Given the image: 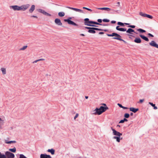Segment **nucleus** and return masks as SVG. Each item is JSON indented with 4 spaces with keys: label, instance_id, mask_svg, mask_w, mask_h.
Instances as JSON below:
<instances>
[{
    "label": "nucleus",
    "instance_id": "nucleus-50",
    "mask_svg": "<svg viewBox=\"0 0 158 158\" xmlns=\"http://www.w3.org/2000/svg\"><path fill=\"white\" fill-rule=\"evenodd\" d=\"M100 25L102 26H107V25L106 24H102V23H100Z\"/></svg>",
    "mask_w": 158,
    "mask_h": 158
},
{
    "label": "nucleus",
    "instance_id": "nucleus-32",
    "mask_svg": "<svg viewBox=\"0 0 158 158\" xmlns=\"http://www.w3.org/2000/svg\"><path fill=\"white\" fill-rule=\"evenodd\" d=\"M117 24L119 26H120L122 27H124V25L123 23L120 22H118L117 23Z\"/></svg>",
    "mask_w": 158,
    "mask_h": 158
},
{
    "label": "nucleus",
    "instance_id": "nucleus-10",
    "mask_svg": "<svg viewBox=\"0 0 158 158\" xmlns=\"http://www.w3.org/2000/svg\"><path fill=\"white\" fill-rule=\"evenodd\" d=\"M94 111H95V112L94 113V114L95 115H99L103 113L100 109L98 107L96 108Z\"/></svg>",
    "mask_w": 158,
    "mask_h": 158
},
{
    "label": "nucleus",
    "instance_id": "nucleus-12",
    "mask_svg": "<svg viewBox=\"0 0 158 158\" xmlns=\"http://www.w3.org/2000/svg\"><path fill=\"white\" fill-rule=\"evenodd\" d=\"M149 44L151 46L158 48V44L154 41H152Z\"/></svg>",
    "mask_w": 158,
    "mask_h": 158
},
{
    "label": "nucleus",
    "instance_id": "nucleus-43",
    "mask_svg": "<svg viewBox=\"0 0 158 158\" xmlns=\"http://www.w3.org/2000/svg\"><path fill=\"white\" fill-rule=\"evenodd\" d=\"M101 30H99V31H104L105 32H107L108 31V30L107 29H103L101 28H99Z\"/></svg>",
    "mask_w": 158,
    "mask_h": 158
},
{
    "label": "nucleus",
    "instance_id": "nucleus-17",
    "mask_svg": "<svg viewBox=\"0 0 158 158\" xmlns=\"http://www.w3.org/2000/svg\"><path fill=\"white\" fill-rule=\"evenodd\" d=\"M99 108L102 111V113L105 112L106 110L109 109L108 107H104L102 106H100Z\"/></svg>",
    "mask_w": 158,
    "mask_h": 158
},
{
    "label": "nucleus",
    "instance_id": "nucleus-63",
    "mask_svg": "<svg viewBox=\"0 0 158 158\" xmlns=\"http://www.w3.org/2000/svg\"><path fill=\"white\" fill-rule=\"evenodd\" d=\"M80 35L81 36H85V35L84 34H80Z\"/></svg>",
    "mask_w": 158,
    "mask_h": 158
},
{
    "label": "nucleus",
    "instance_id": "nucleus-40",
    "mask_svg": "<svg viewBox=\"0 0 158 158\" xmlns=\"http://www.w3.org/2000/svg\"><path fill=\"white\" fill-rule=\"evenodd\" d=\"M127 27H131V28H134L135 27V25H128L127 26Z\"/></svg>",
    "mask_w": 158,
    "mask_h": 158
},
{
    "label": "nucleus",
    "instance_id": "nucleus-51",
    "mask_svg": "<svg viewBox=\"0 0 158 158\" xmlns=\"http://www.w3.org/2000/svg\"><path fill=\"white\" fill-rule=\"evenodd\" d=\"M94 21H90L89 24H94Z\"/></svg>",
    "mask_w": 158,
    "mask_h": 158
},
{
    "label": "nucleus",
    "instance_id": "nucleus-19",
    "mask_svg": "<svg viewBox=\"0 0 158 158\" xmlns=\"http://www.w3.org/2000/svg\"><path fill=\"white\" fill-rule=\"evenodd\" d=\"M139 36L143 40H144L146 41H149V39H148L146 36L142 35V34H140L139 35Z\"/></svg>",
    "mask_w": 158,
    "mask_h": 158
},
{
    "label": "nucleus",
    "instance_id": "nucleus-47",
    "mask_svg": "<svg viewBox=\"0 0 158 158\" xmlns=\"http://www.w3.org/2000/svg\"><path fill=\"white\" fill-rule=\"evenodd\" d=\"M144 101V99H140L139 103H142Z\"/></svg>",
    "mask_w": 158,
    "mask_h": 158
},
{
    "label": "nucleus",
    "instance_id": "nucleus-5",
    "mask_svg": "<svg viewBox=\"0 0 158 158\" xmlns=\"http://www.w3.org/2000/svg\"><path fill=\"white\" fill-rule=\"evenodd\" d=\"M101 30L99 28L96 27H91L90 29L87 31L90 33L95 34L96 33L95 31Z\"/></svg>",
    "mask_w": 158,
    "mask_h": 158
},
{
    "label": "nucleus",
    "instance_id": "nucleus-57",
    "mask_svg": "<svg viewBox=\"0 0 158 158\" xmlns=\"http://www.w3.org/2000/svg\"><path fill=\"white\" fill-rule=\"evenodd\" d=\"M102 105H103L104 106V107H106V106H106V104L105 103H102Z\"/></svg>",
    "mask_w": 158,
    "mask_h": 158
},
{
    "label": "nucleus",
    "instance_id": "nucleus-16",
    "mask_svg": "<svg viewBox=\"0 0 158 158\" xmlns=\"http://www.w3.org/2000/svg\"><path fill=\"white\" fill-rule=\"evenodd\" d=\"M126 32L127 33L130 34H132V32H134L136 34H137L138 33L135 32L134 30L132 29L131 28H129L126 31Z\"/></svg>",
    "mask_w": 158,
    "mask_h": 158
},
{
    "label": "nucleus",
    "instance_id": "nucleus-2",
    "mask_svg": "<svg viewBox=\"0 0 158 158\" xmlns=\"http://www.w3.org/2000/svg\"><path fill=\"white\" fill-rule=\"evenodd\" d=\"M84 24L85 25H86L90 27H98V26L95 25L94 24H89L90 20L89 19L86 18L84 19Z\"/></svg>",
    "mask_w": 158,
    "mask_h": 158
},
{
    "label": "nucleus",
    "instance_id": "nucleus-7",
    "mask_svg": "<svg viewBox=\"0 0 158 158\" xmlns=\"http://www.w3.org/2000/svg\"><path fill=\"white\" fill-rule=\"evenodd\" d=\"M111 129L113 131V134L114 135H116L117 136H121L122 135V134L120 133L119 132L117 131L114 129H113L112 127H111Z\"/></svg>",
    "mask_w": 158,
    "mask_h": 158
},
{
    "label": "nucleus",
    "instance_id": "nucleus-20",
    "mask_svg": "<svg viewBox=\"0 0 158 158\" xmlns=\"http://www.w3.org/2000/svg\"><path fill=\"white\" fill-rule=\"evenodd\" d=\"M134 42L137 43H140L141 42V40L139 37H136L134 40Z\"/></svg>",
    "mask_w": 158,
    "mask_h": 158
},
{
    "label": "nucleus",
    "instance_id": "nucleus-49",
    "mask_svg": "<svg viewBox=\"0 0 158 158\" xmlns=\"http://www.w3.org/2000/svg\"><path fill=\"white\" fill-rule=\"evenodd\" d=\"M116 21L114 20H112L111 21V23L112 24H114L116 23Z\"/></svg>",
    "mask_w": 158,
    "mask_h": 158
},
{
    "label": "nucleus",
    "instance_id": "nucleus-59",
    "mask_svg": "<svg viewBox=\"0 0 158 158\" xmlns=\"http://www.w3.org/2000/svg\"><path fill=\"white\" fill-rule=\"evenodd\" d=\"M67 8H69V9H71L73 10V7H71L69 6H67L66 7Z\"/></svg>",
    "mask_w": 158,
    "mask_h": 158
},
{
    "label": "nucleus",
    "instance_id": "nucleus-22",
    "mask_svg": "<svg viewBox=\"0 0 158 158\" xmlns=\"http://www.w3.org/2000/svg\"><path fill=\"white\" fill-rule=\"evenodd\" d=\"M73 10L79 12L80 13H83V11L82 10L73 7Z\"/></svg>",
    "mask_w": 158,
    "mask_h": 158
},
{
    "label": "nucleus",
    "instance_id": "nucleus-36",
    "mask_svg": "<svg viewBox=\"0 0 158 158\" xmlns=\"http://www.w3.org/2000/svg\"><path fill=\"white\" fill-rule=\"evenodd\" d=\"M19 158H27L23 154H20Z\"/></svg>",
    "mask_w": 158,
    "mask_h": 158
},
{
    "label": "nucleus",
    "instance_id": "nucleus-4",
    "mask_svg": "<svg viewBox=\"0 0 158 158\" xmlns=\"http://www.w3.org/2000/svg\"><path fill=\"white\" fill-rule=\"evenodd\" d=\"M99 10H107V11H110V10L112 11L113 12H111L110 13L111 14H115L114 12H117L118 11V10H115L112 9H111L109 8L108 7H102V8H98Z\"/></svg>",
    "mask_w": 158,
    "mask_h": 158
},
{
    "label": "nucleus",
    "instance_id": "nucleus-18",
    "mask_svg": "<svg viewBox=\"0 0 158 158\" xmlns=\"http://www.w3.org/2000/svg\"><path fill=\"white\" fill-rule=\"evenodd\" d=\"M130 110L131 111H132L134 113H135L137 111H138L139 110V109L138 108H136L134 107H130L129 108Z\"/></svg>",
    "mask_w": 158,
    "mask_h": 158
},
{
    "label": "nucleus",
    "instance_id": "nucleus-28",
    "mask_svg": "<svg viewBox=\"0 0 158 158\" xmlns=\"http://www.w3.org/2000/svg\"><path fill=\"white\" fill-rule=\"evenodd\" d=\"M1 70L2 72V73L3 75L5 74L6 73V69L4 68H1Z\"/></svg>",
    "mask_w": 158,
    "mask_h": 158
},
{
    "label": "nucleus",
    "instance_id": "nucleus-31",
    "mask_svg": "<svg viewBox=\"0 0 158 158\" xmlns=\"http://www.w3.org/2000/svg\"><path fill=\"white\" fill-rule=\"evenodd\" d=\"M115 33H116L113 32V33H112V34H106L107 35V36H108L113 37V36H115Z\"/></svg>",
    "mask_w": 158,
    "mask_h": 158
},
{
    "label": "nucleus",
    "instance_id": "nucleus-52",
    "mask_svg": "<svg viewBox=\"0 0 158 158\" xmlns=\"http://www.w3.org/2000/svg\"><path fill=\"white\" fill-rule=\"evenodd\" d=\"M84 27L85 29H88V30H89L90 29V28L91 27Z\"/></svg>",
    "mask_w": 158,
    "mask_h": 158
},
{
    "label": "nucleus",
    "instance_id": "nucleus-46",
    "mask_svg": "<svg viewBox=\"0 0 158 158\" xmlns=\"http://www.w3.org/2000/svg\"><path fill=\"white\" fill-rule=\"evenodd\" d=\"M118 105L120 108H122V107H123V106L120 103H118Z\"/></svg>",
    "mask_w": 158,
    "mask_h": 158
},
{
    "label": "nucleus",
    "instance_id": "nucleus-48",
    "mask_svg": "<svg viewBox=\"0 0 158 158\" xmlns=\"http://www.w3.org/2000/svg\"><path fill=\"white\" fill-rule=\"evenodd\" d=\"M124 120L123 119H122L119 122V123H124Z\"/></svg>",
    "mask_w": 158,
    "mask_h": 158
},
{
    "label": "nucleus",
    "instance_id": "nucleus-37",
    "mask_svg": "<svg viewBox=\"0 0 158 158\" xmlns=\"http://www.w3.org/2000/svg\"><path fill=\"white\" fill-rule=\"evenodd\" d=\"M102 21L104 22H108L110 21L109 19H102Z\"/></svg>",
    "mask_w": 158,
    "mask_h": 158
},
{
    "label": "nucleus",
    "instance_id": "nucleus-56",
    "mask_svg": "<svg viewBox=\"0 0 158 158\" xmlns=\"http://www.w3.org/2000/svg\"><path fill=\"white\" fill-rule=\"evenodd\" d=\"M122 108H123L124 109H128V107H125V106H123V107H122Z\"/></svg>",
    "mask_w": 158,
    "mask_h": 158
},
{
    "label": "nucleus",
    "instance_id": "nucleus-44",
    "mask_svg": "<svg viewBox=\"0 0 158 158\" xmlns=\"http://www.w3.org/2000/svg\"><path fill=\"white\" fill-rule=\"evenodd\" d=\"M94 24H96V25H100V23H98V22H96L94 21Z\"/></svg>",
    "mask_w": 158,
    "mask_h": 158
},
{
    "label": "nucleus",
    "instance_id": "nucleus-62",
    "mask_svg": "<svg viewBox=\"0 0 158 158\" xmlns=\"http://www.w3.org/2000/svg\"><path fill=\"white\" fill-rule=\"evenodd\" d=\"M39 61L38 60H35V61H34L33 62V63H36L37 62Z\"/></svg>",
    "mask_w": 158,
    "mask_h": 158
},
{
    "label": "nucleus",
    "instance_id": "nucleus-27",
    "mask_svg": "<svg viewBox=\"0 0 158 158\" xmlns=\"http://www.w3.org/2000/svg\"><path fill=\"white\" fill-rule=\"evenodd\" d=\"M0 158H6V152H5V154H2L1 152H0Z\"/></svg>",
    "mask_w": 158,
    "mask_h": 158
},
{
    "label": "nucleus",
    "instance_id": "nucleus-60",
    "mask_svg": "<svg viewBox=\"0 0 158 158\" xmlns=\"http://www.w3.org/2000/svg\"><path fill=\"white\" fill-rule=\"evenodd\" d=\"M123 24H124V25H129L130 24L129 23H123Z\"/></svg>",
    "mask_w": 158,
    "mask_h": 158
},
{
    "label": "nucleus",
    "instance_id": "nucleus-61",
    "mask_svg": "<svg viewBox=\"0 0 158 158\" xmlns=\"http://www.w3.org/2000/svg\"><path fill=\"white\" fill-rule=\"evenodd\" d=\"M117 137V136H114L113 137V139H116Z\"/></svg>",
    "mask_w": 158,
    "mask_h": 158
},
{
    "label": "nucleus",
    "instance_id": "nucleus-6",
    "mask_svg": "<svg viewBox=\"0 0 158 158\" xmlns=\"http://www.w3.org/2000/svg\"><path fill=\"white\" fill-rule=\"evenodd\" d=\"M6 158H14L15 157L14 154L9 151L6 152Z\"/></svg>",
    "mask_w": 158,
    "mask_h": 158
},
{
    "label": "nucleus",
    "instance_id": "nucleus-38",
    "mask_svg": "<svg viewBox=\"0 0 158 158\" xmlns=\"http://www.w3.org/2000/svg\"><path fill=\"white\" fill-rule=\"evenodd\" d=\"M83 9H86V10H89V11H92V10L91 9H90L89 8H88L87 7H83Z\"/></svg>",
    "mask_w": 158,
    "mask_h": 158
},
{
    "label": "nucleus",
    "instance_id": "nucleus-15",
    "mask_svg": "<svg viewBox=\"0 0 158 158\" xmlns=\"http://www.w3.org/2000/svg\"><path fill=\"white\" fill-rule=\"evenodd\" d=\"M40 158H52V157L49 155H48L45 153L41 154L40 155Z\"/></svg>",
    "mask_w": 158,
    "mask_h": 158
},
{
    "label": "nucleus",
    "instance_id": "nucleus-64",
    "mask_svg": "<svg viewBox=\"0 0 158 158\" xmlns=\"http://www.w3.org/2000/svg\"><path fill=\"white\" fill-rule=\"evenodd\" d=\"M44 60V59H38V60L39 61L42 60Z\"/></svg>",
    "mask_w": 158,
    "mask_h": 158
},
{
    "label": "nucleus",
    "instance_id": "nucleus-30",
    "mask_svg": "<svg viewBox=\"0 0 158 158\" xmlns=\"http://www.w3.org/2000/svg\"><path fill=\"white\" fill-rule=\"evenodd\" d=\"M137 30L141 33H143L146 32V31L141 28L138 29Z\"/></svg>",
    "mask_w": 158,
    "mask_h": 158
},
{
    "label": "nucleus",
    "instance_id": "nucleus-3",
    "mask_svg": "<svg viewBox=\"0 0 158 158\" xmlns=\"http://www.w3.org/2000/svg\"><path fill=\"white\" fill-rule=\"evenodd\" d=\"M71 17H69L68 19H64V21L65 22H67L69 24L72 25L74 26H78V24L71 20Z\"/></svg>",
    "mask_w": 158,
    "mask_h": 158
},
{
    "label": "nucleus",
    "instance_id": "nucleus-39",
    "mask_svg": "<svg viewBox=\"0 0 158 158\" xmlns=\"http://www.w3.org/2000/svg\"><path fill=\"white\" fill-rule=\"evenodd\" d=\"M27 46H24L20 49V50H24L27 48Z\"/></svg>",
    "mask_w": 158,
    "mask_h": 158
},
{
    "label": "nucleus",
    "instance_id": "nucleus-24",
    "mask_svg": "<svg viewBox=\"0 0 158 158\" xmlns=\"http://www.w3.org/2000/svg\"><path fill=\"white\" fill-rule=\"evenodd\" d=\"M9 151L13 153H15L16 151V148L15 147L13 148H10L9 149Z\"/></svg>",
    "mask_w": 158,
    "mask_h": 158
},
{
    "label": "nucleus",
    "instance_id": "nucleus-53",
    "mask_svg": "<svg viewBox=\"0 0 158 158\" xmlns=\"http://www.w3.org/2000/svg\"><path fill=\"white\" fill-rule=\"evenodd\" d=\"M127 118H123V120H124V122H127L128 121V120Z\"/></svg>",
    "mask_w": 158,
    "mask_h": 158
},
{
    "label": "nucleus",
    "instance_id": "nucleus-33",
    "mask_svg": "<svg viewBox=\"0 0 158 158\" xmlns=\"http://www.w3.org/2000/svg\"><path fill=\"white\" fill-rule=\"evenodd\" d=\"M124 116L126 118H128L130 117V114L128 113H126L124 114Z\"/></svg>",
    "mask_w": 158,
    "mask_h": 158
},
{
    "label": "nucleus",
    "instance_id": "nucleus-9",
    "mask_svg": "<svg viewBox=\"0 0 158 158\" xmlns=\"http://www.w3.org/2000/svg\"><path fill=\"white\" fill-rule=\"evenodd\" d=\"M139 15L143 17H146L150 19H152L153 18V16L152 15L144 13L142 12L140 13Z\"/></svg>",
    "mask_w": 158,
    "mask_h": 158
},
{
    "label": "nucleus",
    "instance_id": "nucleus-26",
    "mask_svg": "<svg viewBox=\"0 0 158 158\" xmlns=\"http://www.w3.org/2000/svg\"><path fill=\"white\" fill-rule=\"evenodd\" d=\"M16 142V141L15 140L13 141H6L5 143L7 144H10L11 143H15Z\"/></svg>",
    "mask_w": 158,
    "mask_h": 158
},
{
    "label": "nucleus",
    "instance_id": "nucleus-8",
    "mask_svg": "<svg viewBox=\"0 0 158 158\" xmlns=\"http://www.w3.org/2000/svg\"><path fill=\"white\" fill-rule=\"evenodd\" d=\"M37 11L40 13L43 14L45 15L48 16H51V15L50 14L46 12L44 10L42 9H37Z\"/></svg>",
    "mask_w": 158,
    "mask_h": 158
},
{
    "label": "nucleus",
    "instance_id": "nucleus-55",
    "mask_svg": "<svg viewBox=\"0 0 158 158\" xmlns=\"http://www.w3.org/2000/svg\"><path fill=\"white\" fill-rule=\"evenodd\" d=\"M104 34V32H99V35H102Z\"/></svg>",
    "mask_w": 158,
    "mask_h": 158
},
{
    "label": "nucleus",
    "instance_id": "nucleus-25",
    "mask_svg": "<svg viewBox=\"0 0 158 158\" xmlns=\"http://www.w3.org/2000/svg\"><path fill=\"white\" fill-rule=\"evenodd\" d=\"M149 104L153 107L154 109L156 110L157 109V107L155 106V104L151 102H149Z\"/></svg>",
    "mask_w": 158,
    "mask_h": 158
},
{
    "label": "nucleus",
    "instance_id": "nucleus-42",
    "mask_svg": "<svg viewBox=\"0 0 158 158\" xmlns=\"http://www.w3.org/2000/svg\"><path fill=\"white\" fill-rule=\"evenodd\" d=\"M97 21L98 22V23H101L102 22V20L101 19H98Z\"/></svg>",
    "mask_w": 158,
    "mask_h": 158
},
{
    "label": "nucleus",
    "instance_id": "nucleus-1",
    "mask_svg": "<svg viewBox=\"0 0 158 158\" xmlns=\"http://www.w3.org/2000/svg\"><path fill=\"white\" fill-rule=\"evenodd\" d=\"M29 4L23 5L21 6H19L17 5L11 6H10V8L14 10H25L29 6Z\"/></svg>",
    "mask_w": 158,
    "mask_h": 158
},
{
    "label": "nucleus",
    "instance_id": "nucleus-35",
    "mask_svg": "<svg viewBox=\"0 0 158 158\" xmlns=\"http://www.w3.org/2000/svg\"><path fill=\"white\" fill-rule=\"evenodd\" d=\"M120 2H117V3H114V6L119 7L120 6Z\"/></svg>",
    "mask_w": 158,
    "mask_h": 158
},
{
    "label": "nucleus",
    "instance_id": "nucleus-41",
    "mask_svg": "<svg viewBox=\"0 0 158 158\" xmlns=\"http://www.w3.org/2000/svg\"><path fill=\"white\" fill-rule=\"evenodd\" d=\"M148 35L149 36H150V37H154V35H152V34L150 33H148Z\"/></svg>",
    "mask_w": 158,
    "mask_h": 158
},
{
    "label": "nucleus",
    "instance_id": "nucleus-23",
    "mask_svg": "<svg viewBox=\"0 0 158 158\" xmlns=\"http://www.w3.org/2000/svg\"><path fill=\"white\" fill-rule=\"evenodd\" d=\"M47 151L48 152H50L52 155H54L55 153V151L52 148L51 149H48Z\"/></svg>",
    "mask_w": 158,
    "mask_h": 158
},
{
    "label": "nucleus",
    "instance_id": "nucleus-34",
    "mask_svg": "<svg viewBox=\"0 0 158 158\" xmlns=\"http://www.w3.org/2000/svg\"><path fill=\"white\" fill-rule=\"evenodd\" d=\"M121 136H117V137L116 139V141L118 142H120V138ZM122 139V138H121V139Z\"/></svg>",
    "mask_w": 158,
    "mask_h": 158
},
{
    "label": "nucleus",
    "instance_id": "nucleus-13",
    "mask_svg": "<svg viewBox=\"0 0 158 158\" xmlns=\"http://www.w3.org/2000/svg\"><path fill=\"white\" fill-rule=\"evenodd\" d=\"M55 23L59 26H62V23L61 22L60 20L58 18L56 19L54 21Z\"/></svg>",
    "mask_w": 158,
    "mask_h": 158
},
{
    "label": "nucleus",
    "instance_id": "nucleus-29",
    "mask_svg": "<svg viewBox=\"0 0 158 158\" xmlns=\"http://www.w3.org/2000/svg\"><path fill=\"white\" fill-rule=\"evenodd\" d=\"M64 15H65V14L63 12H59L58 13V15L60 17H63Z\"/></svg>",
    "mask_w": 158,
    "mask_h": 158
},
{
    "label": "nucleus",
    "instance_id": "nucleus-21",
    "mask_svg": "<svg viewBox=\"0 0 158 158\" xmlns=\"http://www.w3.org/2000/svg\"><path fill=\"white\" fill-rule=\"evenodd\" d=\"M35 6L34 5H32L31 6L30 9L29 10V12L30 13H32L33 12V11H34V10L35 9Z\"/></svg>",
    "mask_w": 158,
    "mask_h": 158
},
{
    "label": "nucleus",
    "instance_id": "nucleus-14",
    "mask_svg": "<svg viewBox=\"0 0 158 158\" xmlns=\"http://www.w3.org/2000/svg\"><path fill=\"white\" fill-rule=\"evenodd\" d=\"M116 29L118 31L123 32H124L127 31V29L126 28H120V26H117L116 27Z\"/></svg>",
    "mask_w": 158,
    "mask_h": 158
},
{
    "label": "nucleus",
    "instance_id": "nucleus-58",
    "mask_svg": "<svg viewBox=\"0 0 158 158\" xmlns=\"http://www.w3.org/2000/svg\"><path fill=\"white\" fill-rule=\"evenodd\" d=\"M31 17H34V18H37L38 17L37 16H35V15H32L31 16Z\"/></svg>",
    "mask_w": 158,
    "mask_h": 158
},
{
    "label": "nucleus",
    "instance_id": "nucleus-45",
    "mask_svg": "<svg viewBox=\"0 0 158 158\" xmlns=\"http://www.w3.org/2000/svg\"><path fill=\"white\" fill-rule=\"evenodd\" d=\"M78 116V114L77 113L76 114L75 116L74 117V119H76V118H77V117Z\"/></svg>",
    "mask_w": 158,
    "mask_h": 158
},
{
    "label": "nucleus",
    "instance_id": "nucleus-11",
    "mask_svg": "<svg viewBox=\"0 0 158 158\" xmlns=\"http://www.w3.org/2000/svg\"><path fill=\"white\" fill-rule=\"evenodd\" d=\"M114 36V37L112 38L113 39L117 40L119 41L122 40V36L116 33L115 36Z\"/></svg>",
    "mask_w": 158,
    "mask_h": 158
},
{
    "label": "nucleus",
    "instance_id": "nucleus-54",
    "mask_svg": "<svg viewBox=\"0 0 158 158\" xmlns=\"http://www.w3.org/2000/svg\"><path fill=\"white\" fill-rule=\"evenodd\" d=\"M121 40H120V41H123L124 43H125V44L127 43V42L125 41L124 40H123L122 39H121Z\"/></svg>",
    "mask_w": 158,
    "mask_h": 158
}]
</instances>
